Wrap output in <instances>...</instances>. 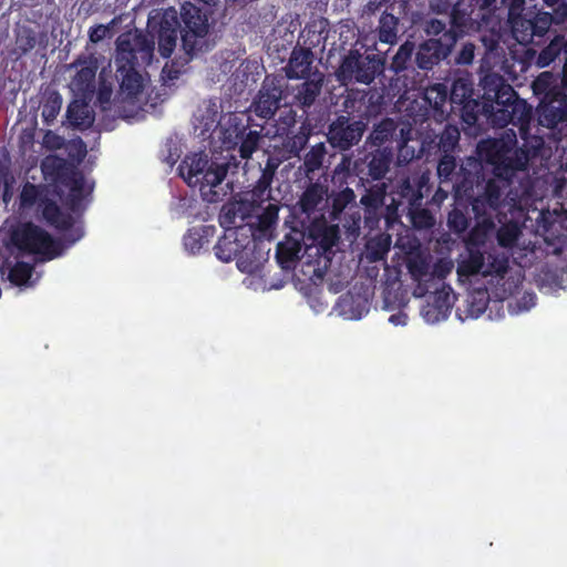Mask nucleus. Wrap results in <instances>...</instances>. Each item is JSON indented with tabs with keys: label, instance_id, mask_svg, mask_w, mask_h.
Masks as SVG:
<instances>
[{
	"label": "nucleus",
	"instance_id": "50",
	"mask_svg": "<svg viewBox=\"0 0 567 567\" xmlns=\"http://www.w3.org/2000/svg\"><path fill=\"white\" fill-rule=\"evenodd\" d=\"M33 270L34 268L31 264L18 261L9 269L8 279L18 287L30 286Z\"/></svg>",
	"mask_w": 567,
	"mask_h": 567
},
{
	"label": "nucleus",
	"instance_id": "1",
	"mask_svg": "<svg viewBox=\"0 0 567 567\" xmlns=\"http://www.w3.org/2000/svg\"><path fill=\"white\" fill-rule=\"evenodd\" d=\"M481 161L492 166L493 177L485 179L480 161H471L456 184V200L465 199L474 217L496 216L502 213L509 197L513 178L525 171L529 151L517 147V134L513 128L504 131L498 138H485L477 143Z\"/></svg>",
	"mask_w": 567,
	"mask_h": 567
},
{
	"label": "nucleus",
	"instance_id": "44",
	"mask_svg": "<svg viewBox=\"0 0 567 567\" xmlns=\"http://www.w3.org/2000/svg\"><path fill=\"white\" fill-rule=\"evenodd\" d=\"M558 216L556 212L542 210L537 218V228L548 241L559 239L560 237L559 230L563 228V225L557 220Z\"/></svg>",
	"mask_w": 567,
	"mask_h": 567
},
{
	"label": "nucleus",
	"instance_id": "15",
	"mask_svg": "<svg viewBox=\"0 0 567 567\" xmlns=\"http://www.w3.org/2000/svg\"><path fill=\"white\" fill-rule=\"evenodd\" d=\"M430 190V177L426 173L413 174L402 178L398 186V198L391 197L389 204H394L398 207V215L400 208L404 213L409 207L422 205L424 195Z\"/></svg>",
	"mask_w": 567,
	"mask_h": 567
},
{
	"label": "nucleus",
	"instance_id": "59",
	"mask_svg": "<svg viewBox=\"0 0 567 567\" xmlns=\"http://www.w3.org/2000/svg\"><path fill=\"white\" fill-rule=\"evenodd\" d=\"M451 264L447 262H437L434 265L431 270V275H433V281L430 282L431 289H436L441 287H447L444 282L446 275L451 271Z\"/></svg>",
	"mask_w": 567,
	"mask_h": 567
},
{
	"label": "nucleus",
	"instance_id": "48",
	"mask_svg": "<svg viewBox=\"0 0 567 567\" xmlns=\"http://www.w3.org/2000/svg\"><path fill=\"white\" fill-rule=\"evenodd\" d=\"M62 186L70 189L68 205L72 212H76L83 199L84 176L75 171Z\"/></svg>",
	"mask_w": 567,
	"mask_h": 567
},
{
	"label": "nucleus",
	"instance_id": "35",
	"mask_svg": "<svg viewBox=\"0 0 567 567\" xmlns=\"http://www.w3.org/2000/svg\"><path fill=\"white\" fill-rule=\"evenodd\" d=\"M215 233L216 228L213 225L189 228L183 237V245L190 254L199 252L203 246L210 241Z\"/></svg>",
	"mask_w": 567,
	"mask_h": 567
},
{
	"label": "nucleus",
	"instance_id": "63",
	"mask_svg": "<svg viewBox=\"0 0 567 567\" xmlns=\"http://www.w3.org/2000/svg\"><path fill=\"white\" fill-rule=\"evenodd\" d=\"M462 0H430L431 9L436 13H447L451 9L461 6Z\"/></svg>",
	"mask_w": 567,
	"mask_h": 567
},
{
	"label": "nucleus",
	"instance_id": "28",
	"mask_svg": "<svg viewBox=\"0 0 567 567\" xmlns=\"http://www.w3.org/2000/svg\"><path fill=\"white\" fill-rule=\"evenodd\" d=\"M452 52L447 51L444 45H436V42L423 40L415 50L414 62L417 69L429 72L432 71L442 61L446 60Z\"/></svg>",
	"mask_w": 567,
	"mask_h": 567
},
{
	"label": "nucleus",
	"instance_id": "2",
	"mask_svg": "<svg viewBox=\"0 0 567 567\" xmlns=\"http://www.w3.org/2000/svg\"><path fill=\"white\" fill-rule=\"evenodd\" d=\"M393 157V148H374L355 158L343 154L332 171L333 185L342 187L348 184L350 177H355L357 187L364 188L360 205L364 227L369 230L379 229L382 220L385 229L399 220L398 207L394 204H386L389 185L384 182Z\"/></svg>",
	"mask_w": 567,
	"mask_h": 567
},
{
	"label": "nucleus",
	"instance_id": "49",
	"mask_svg": "<svg viewBox=\"0 0 567 567\" xmlns=\"http://www.w3.org/2000/svg\"><path fill=\"white\" fill-rule=\"evenodd\" d=\"M301 245L299 241L287 238L277 246L276 258L281 266H287L299 259Z\"/></svg>",
	"mask_w": 567,
	"mask_h": 567
},
{
	"label": "nucleus",
	"instance_id": "5",
	"mask_svg": "<svg viewBox=\"0 0 567 567\" xmlns=\"http://www.w3.org/2000/svg\"><path fill=\"white\" fill-rule=\"evenodd\" d=\"M154 35L141 31L123 33L116 40V72L121 78L120 89L127 97H136L143 90L138 68L148 65L154 54Z\"/></svg>",
	"mask_w": 567,
	"mask_h": 567
},
{
	"label": "nucleus",
	"instance_id": "54",
	"mask_svg": "<svg viewBox=\"0 0 567 567\" xmlns=\"http://www.w3.org/2000/svg\"><path fill=\"white\" fill-rule=\"evenodd\" d=\"M494 234L501 247L513 248L518 240L520 229L516 224L507 223L502 225Z\"/></svg>",
	"mask_w": 567,
	"mask_h": 567
},
{
	"label": "nucleus",
	"instance_id": "10",
	"mask_svg": "<svg viewBox=\"0 0 567 567\" xmlns=\"http://www.w3.org/2000/svg\"><path fill=\"white\" fill-rule=\"evenodd\" d=\"M12 244L23 252L42 255L45 260L59 256V244L40 226L27 221L11 233Z\"/></svg>",
	"mask_w": 567,
	"mask_h": 567
},
{
	"label": "nucleus",
	"instance_id": "51",
	"mask_svg": "<svg viewBox=\"0 0 567 567\" xmlns=\"http://www.w3.org/2000/svg\"><path fill=\"white\" fill-rule=\"evenodd\" d=\"M261 130H250L244 134L243 140L238 142V152L241 158L248 159L258 150L261 141Z\"/></svg>",
	"mask_w": 567,
	"mask_h": 567
},
{
	"label": "nucleus",
	"instance_id": "36",
	"mask_svg": "<svg viewBox=\"0 0 567 567\" xmlns=\"http://www.w3.org/2000/svg\"><path fill=\"white\" fill-rule=\"evenodd\" d=\"M398 130V124L393 118L385 117L374 125L372 132L368 137V142L375 148H393L386 145L392 143L393 136Z\"/></svg>",
	"mask_w": 567,
	"mask_h": 567
},
{
	"label": "nucleus",
	"instance_id": "9",
	"mask_svg": "<svg viewBox=\"0 0 567 567\" xmlns=\"http://www.w3.org/2000/svg\"><path fill=\"white\" fill-rule=\"evenodd\" d=\"M289 85L280 74H267L254 96L248 111L255 116L269 121L282 105H288Z\"/></svg>",
	"mask_w": 567,
	"mask_h": 567
},
{
	"label": "nucleus",
	"instance_id": "17",
	"mask_svg": "<svg viewBox=\"0 0 567 567\" xmlns=\"http://www.w3.org/2000/svg\"><path fill=\"white\" fill-rule=\"evenodd\" d=\"M302 82L289 86L288 105L297 106L306 111L311 107L319 97L324 75L319 70H315L311 78L301 79Z\"/></svg>",
	"mask_w": 567,
	"mask_h": 567
},
{
	"label": "nucleus",
	"instance_id": "64",
	"mask_svg": "<svg viewBox=\"0 0 567 567\" xmlns=\"http://www.w3.org/2000/svg\"><path fill=\"white\" fill-rule=\"evenodd\" d=\"M502 2L508 7V22L529 10L525 8V0H502Z\"/></svg>",
	"mask_w": 567,
	"mask_h": 567
},
{
	"label": "nucleus",
	"instance_id": "4",
	"mask_svg": "<svg viewBox=\"0 0 567 567\" xmlns=\"http://www.w3.org/2000/svg\"><path fill=\"white\" fill-rule=\"evenodd\" d=\"M475 225L464 238L466 256L457 264L460 278L476 275L503 278L509 269L508 256L496 249L492 237L496 230L494 216L475 217Z\"/></svg>",
	"mask_w": 567,
	"mask_h": 567
},
{
	"label": "nucleus",
	"instance_id": "14",
	"mask_svg": "<svg viewBox=\"0 0 567 567\" xmlns=\"http://www.w3.org/2000/svg\"><path fill=\"white\" fill-rule=\"evenodd\" d=\"M329 205V184L328 174L322 173L320 176L313 179H306V186L301 193L297 206L301 214H305L307 218H311L312 215L320 213L323 218L322 212Z\"/></svg>",
	"mask_w": 567,
	"mask_h": 567
},
{
	"label": "nucleus",
	"instance_id": "11",
	"mask_svg": "<svg viewBox=\"0 0 567 567\" xmlns=\"http://www.w3.org/2000/svg\"><path fill=\"white\" fill-rule=\"evenodd\" d=\"M554 17L549 12L529 9L509 22L513 37L523 44H540L550 32Z\"/></svg>",
	"mask_w": 567,
	"mask_h": 567
},
{
	"label": "nucleus",
	"instance_id": "26",
	"mask_svg": "<svg viewBox=\"0 0 567 567\" xmlns=\"http://www.w3.org/2000/svg\"><path fill=\"white\" fill-rule=\"evenodd\" d=\"M415 55V44L412 41L406 40L403 42L390 63L389 70L399 78H404L403 87L405 91L413 89L416 84L414 76L409 80V73L414 74L415 70L412 66V56Z\"/></svg>",
	"mask_w": 567,
	"mask_h": 567
},
{
	"label": "nucleus",
	"instance_id": "37",
	"mask_svg": "<svg viewBox=\"0 0 567 567\" xmlns=\"http://www.w3.org/2000/svg\"><path fill=\"white\" fill-rule=\"evenodd\" d=\"M286 136L282 141L284 148L290 156H299L300 152L307 146L311 135V126L307 122H302L297 131L284 133Z\"/></svg>",
	"mask_w": 567,
	"mask_h": 567
},
{
	"label": "nucleus",
	"instance_id": "19",
	"mask_svg": "<svg viewBox=\"0 0 567 567\" xmlns=\"http://www.w3.org/2000/svg\"><path fill=\"white\" fill-rule=\"evenodd\" d=\"M355 193L347 185L342 189L329 194L330 212L329 215L332 220H340L341 215L347 208L354 209L350 214V221L348 228L351 230H359L362 221V216L355 204Z\"/></svg>",
	"mask_w": 567,
	"mask_h": 567
},
{
	"label": "nucleus",
	"instance_id": "38",
	"mask_svg": "<svg viewBox=\"0 0 567 567\" xmlns=\"http://www.w3.org/2000/svg\"><path fill=\"white\" fill-rule=\"evenodd\" d=\"M326 155L327 148L324 143L312 145L305 154L299 171L303 173L306 179L316 178V173L322 167Z\"/></svg>",
	"mask_w": 567,
	"mask_h": 567
},
{
	"label": "nucleus",
	"instance_id": "27",
	"mask_svg": "<svg viewBox=\"0 0 567 567\" xmlns=\"http://www.w3.org/2000/svg\"><path fill=\"white\" fill-rule=\"evenodd\" d=\"M278 168V163L275 158L268 157L265 167L261 169V175L256 182L251 190L246 193V200L252 206H261L262 203L270 198L271 183L275 178Z\"/></svg>",
	"mask_w": 567,
	"mask_h": 567
},
{
	"label": "nucleus",
	"instance_id": "16",
	"mask_svg": "<svg viewBox=\"0 0 567 567\" xmlns=\"http://www.w3.org/2000/svg\"><path fill=\"white\" fill-rule=\"evenodd\" d=\"M214 250L216 257L224 262L237 259L238 268L241 271L252 272L258 268L257 264H254L251 260L246 258L248 255V247L244 246L238 240L236 231H226L225 235L218 239Z\"/></svg>",
	"mask_w": 567,
	"mask_h": 567
},
{
	"label": "nucleus",
	"instance_id": "31",
	"mask_svg": "<svg viewBox=\"0 0 567 567\" xmlns=\"http://www.w3.org/2000/svg\"><path fill=\"white\" fill-rule=\"evenodd\" d=\"M41 169L47 179L61 186L75 173L74 167L65 158L58 155L44 157Z\"/></svg>",
	"mask_w": 567,
	"mask_h": 567
},
{
	"label": "nucleus",
	"instance_id": "47",
	"mask_svg": "<svg viewBox=\"0 0 567 567\" xmlns=\"http://www.w3.org/2000/svg\"><path fill=\"white\" fill-rule=\"evenodd\" d=\"M458 202L456 200L455 206L447 215V227L456 235L465 233L471 223V218L467 215V205L461 207Z\"/></svg>",
	"mask_w": 567,
	"mask_h": 567
},
{
	"label": "nucleus",
	"instance_id": "24",
	"mask_svg": "<svg viewBox=\"0 0 567 567\" xmlns=\"http://www.w3.org/2000/svg\"><path fill=\"white\" fill-rule=\"evenodd\" d=\"M471 161H477L475 157H467L460 165L457 164L454 154H440L437 161L436 173L441 184L451 185L453 189L454 198L456 199V184L462 179L463 173H466L464 168H470L467 164ZM480 162H482L478 158Z\"/></svg>",
	"mask_w": 567,
	"mask_h": 567
},
{
	"label": "nucleus",
	"instance_id": "39",
	"mask_svg": "<svg viewBox=\"0 0 567 567\" xmlns=\"http://www.w3.org/2000/svg\"><path fill=\"white\" fill-rule=\"evenodd\" d=\"M424 102L434 112V115L443 116L445 114L444 105L450 102L447 86L443 83H435L427 86L423 93Z\"/></svg>",
	"mask_w": 567,
	"mask_h": 567
},
{
	"label": "nucleus",
	"instance_id": "6",
	"mask_svg": "<svg viewBox=\"0 0 567 567\" xmlns=\"http://www.w3.org/2000/svg\"><path fill=\"white\" fill-rule=\"evenodd\" d=\"M181 19L184 24L181 30L182 49L186 56L165 63L161 72V79L165 84L177 80L195 55L209 49L207 40L209 24L206 13H203L196 6L186 2L182 6Z\"/></svg>",
	"mask_w": 567,
	"mask_h": 567
},
{
	"label": "nucleus",
	"instance_id": "58",
	"mask_svg": "<svg viewBox=\"0 0 567 567\" xmlns=\"http://www.w3.org/2000/svg\"><path fill=\"white\" fill-rule=\"evenodd\" d=\"M488 293L487 291H477L472 295V301L468 306V313L472 317H480L487 308Z\"/></svg>",
	"mask_w": 567,
	"mask_h": 567
},
{
	"label": "nucleus",
	"instance_id": "18",
	"mask_svg": "<svg viewBox=\"0 0 567 567\" xmlns=\"http://www.w3.org/2000/svg\"><path fill=\"white\" fill-rule=\"evenodd\" d=\"M429 299L421 309V315L427 323L445 320L452 310L455 296L451 287L431 289Z\"/></svg>",
	"mask_w": 567,
	"mask_h": 567
},
{
	"label": "nucleus",
	"instance_id": "23",
	"mask_svg": "<svg viewBox=\"0 0 567 567\" xmlns=\"http://www.w3.org/2000/svg\"><path fill=\"white\" fill-rule=\"evenodd\" d=\"M179 29L177 11L173 8L165 10L157 29L158 52L163 58H169L173 53Z\"/></svg>",
	"mask_w": 567,
	"mask_h": 567
},
{
	"label": "nucleus",
	"instance_id": "29",
	"mask_svg": "<svg viewBox=\"0 0 567 567\" xmlns=\"http://www.w3.org/2000/svg\"><path fill=\"white\" fill-rule=\"evenodd\" d=\"M309 237L318 251L327 254L332 250L339 239L338 227L328 225L324 218L315 220L309 227Z\"/></svg>",
	"mask_w": 567,
	"mask_h": 567
},
{
	"label": "nucleus",
	"instance_id": "53",
	"mask_svg": "<svg viewBox=\"0 0 567 567\" xmlns=\"http://www.w3.org/2000/svg\"><path fill=\"white\" fill-rule=\"evenodd\" d=\"M565 47L564 37L556 35L547 47H545L537 56V65L540 68L548 66L560 54Z\"/></svg>",
	"mask_w": 567,
	"mask_h": 567
},
{
	"label": "nucleus",
	"instance_id": "8",
	"mask_svg": "<svg viewBox=\"0 0 567 567\" xmlns=\"http://www.w3.org/2000/svg\"><path fill=\"white\" fill-rule=\"evenodd\" d=\"M355 44L358 43L355 42ZM385 62L384 53L375 52V50L365 48L363 44L360 48L354 45L343 54L336 75L343 84L370 85L379 75L383 74Z\"/></svg>",
	"mask_w": 567,
	"mask_h": 567
},
{
	"label": "nucleus",
	"instance_id": "33",
	"mask_svg": "<svg viewBox=\"0 0 567 567\" xmlns=\"http://www.w3.org/2000/svg\"><path fill=\"white\" fill-rule=\"evenodd\" d=\"M330 32L327 20L313 21L307 24L300 33L301 47L309 48L310 51L317 48L324 51Z\"/></svg>",
	"mask_w": 567,
	"mask_h": 567
},
{
	"label": "nucleus",
	"instance_id": "57",
	"mask_svg": "<svg viewBox=\"0 0 567 567\" xmlns=\"http://www.w3.org/2000/svg\"><path fill=\"white\" fill-rule=\"evenodd\" d=\"M554 84V75L550 72H542L533 82V90L535 94H543V97L556 90Z\"/></svg>",
	"mask_w": 567,
	"mask_h": 567
},
{
	"label": "nucleus",
	"instance_id": "45",
	"mask_svg": "<svg viewBox=\"0 0 567 567\" xmlns=\"http://www.w3.org/2000/svg\"><path fill=\"white\" fill-rule=\"evenodd\" d=\"M244 203H227L221 207L218 220L219 225L225 228L226 231H235L234 228L237 226V218L243 223L246 218V213L243 210Z\"/></svg>",
	"mask_w": 567,
	"mask_h": 567
},
{
	"label": "nucleus",
	"instance_id": "46",
	"mask_svg": "<svg viewBox=\"0 0 567 567\" xmlns=\"http://www.w3.org/2000/svg\"><path fill=\"white\" fill-rule=\"evenodd\" d=\"M405 212L411 225L417 230H427L435 225L434 215L423 204L409 207Z\"/></svg>",
	"mask_w": 567,
	"mask_h": 567
},
{
	"label": "nucleus",
	"instance_id": "42",
	"mask_svg": "<svg viewBox=\"0 0 567 567\" xmlns=\"http://www.w3.org/2000/svg\"><path fill=\"white\" fill-rule=\"evenodd\" d=\"M400 18L392 12L384 11L379 20L377 28L380 42L385 44H394L399 39Z\"/></svg>",
	"mask_w": 567,
	"mask_h": 567
},
{
	"label": "nucleus",
	"instance_id": "43",
	"mask_svg": "<svg viewBox=\"0 0 567 567\" xmlns=\"http://www.w3.org/2000/svg\"><path fill=\"white\" fill-rule=\"evenodd\" d=\"M473 95L474 87L472 81L467 78H456L452 83L449 94L451 111L456 112V107L473 99Z\"/></svg>",
	"mask_w": 567,
	"mask_h": 567
},
{
	"label": "nucleus",
	"instance_id": "30",
	"mask_svg": "<svg viewBox=\"0 0 567 567\" xmlns=\"http://www.w3.org/2000/svg\"><path fill=\"white\" fill-rule=\"evenodd\" d=\"M250 117L245 118L241 115L231 113L220 124L221 127V141L226 148H236L238 142L243 140L244 134L250 127Z\"/></svg>",
	"mask_w": 567,
	"mask_h": 567
},
{
	"label": "nucleus",
	"instance_id": "62",
	"mask_svg": "<svg viewBox=\"0 0 567 567\" xmlns=\"http://www.w3.org/2000/svg\"><path fill=\"white\" fill-rule=\"evenodd\" d=\"M61 109V99L56 95L55 97H50L47 103L42 107V116L49 122L54 120L59 114Z\"/></svg>",
	"mask_w": 567,
	"mask_h": 567
},
{
	"label": "nucleus",
	"instance_id": "40",
	"mask_svg": "<svg viewBox=\"0 0 567 567\" xmlns=\"http://www.w3.org/2000/svg\"><path fill=\"white\" fill-rule=\"evenodd\" d=\"M47 197L48 188L45 185L25 182L19 195V207L21 209H31L35 205H41Z\"/></svg>",
	"mask_w": 567,
	"mask_h": 567
},
{
	"label": "nucleus",
	"instance_id": "13",
	"mask_svg": "<svg viewBox=\"0 0 567 567\" xmlns=\"http://www.w3.org/2000/svg\"><path fill=\"white\" fill-rule=\"evenodd\" d=\"M365 131L367 123L362 120H353L348 115H338L328 125L326 135L332 148L348 152L359 144Z\"/></svg>",
	"mask_w": 567,
	"mask_h": 567
},
{
	"label": "nucleus",
	"instance_id": "25",
	"mask_svg": "<svg viewBox=\"0 0 567 567\" xmlns=\"http://www.w3.org/2000/svg\"><path fill=\"white\" fill-rule=\"evenodd\" d=\"M420 30L429 41L436 42V45L441 43L450 52H453L460 40L458 34L450 29L446 22L436 18L423 19L420 23Z\"/></svg>",
	"mask_w": 567,
	"mask_h": 567
},
{
	"label": "nucleus",
	"instance_id": "7",
	"mask_svg": "<svg viewBox=\"0 0 567 567\" xmlns=\"http://www.w3.org/2000/svg\"><path fill=\"white\" fill-rule=\"evenodd\" d=\"M228 167V163L213 162L207 154L199 152L186 155L178 165V173L190 187H198L204 200L218 203L226 195L217 187L225 179Z\"/></svg>",
	"mask_w": 567,
	"mask_h": 567
},
{
	"label": "nucleus",
	"instance_id": "20",
	"mask_svg": "<svg viewBox=\"0 0 567 567\" xmlns=\"http://www.w3.org/2000/svg\"><path fill=\"white\" fill-rule=\"evenodd\" d=\"M70 68L78 69L71 81L72 90L83 97L92 95L95 92L96 59L92 55L82 54L70 64Z\"/></svg>",
	"mask_w": 567,
	"mask_h": 567
},
{
	"label": "nucleus",
	"instance_id": "55",
	"mask_svg": "<svg viewBox=\"0 0 567 567\" xmlns=\"http://www.w3.org/2000/svg\"><path fill=\"white\" fill-rule=\"evenodd\" d=\"M68 117L74 126H90L94 117L85 104L72 103L68 107Z\"/></svg>",
	"mask_w": 567,
	"mask_h": 567
},
{
	"label": "nucleus",
	"instance_id": "56",
	"mask_svg": "<svg viewBox=\"0 0 567 567\" xmlns=\"http://www.w3.org/2000/svg\"><path fill=\"white\" fill-rule=\"evenodd\" d=\"M471 20V16L465 10H462L461 6L450 10L449 27L458 34V39H462L466 33Z\"/></svg>",
	"mask_w": 567,
	"mask_h": 567
},
{
	"label": "nucleus",
	"instance_id": "41",
	"mask_svg": "<svg viewBox=\"0 0 567 567\" xmlns=\"http://www.w3.org/2000/svg\"><path fill=\"white\" fill-rule=\"evenodd\" d=\"M461 133L457 126L447 124L444 130L432 140L433 147L440 154H453L458 147Z\"/></svg>",
	"mask_w": 567,
	"mask_h": 567
},
{
	"label": "nucleus",
	"instance_id": "34",
	"mask_svg": "<svg viewBox=\"0 0 567 567\" xmlns=\"http://www.w3.org/2000/svg\"><path fill=\"white\" fill-rule=\"evenodd\" d=\"M48 38L44 32H37L28 25H22L16 32V49L20 55L31 52L38 44L47 43Z\"/></svg>",
	"mask_w": 567,
	"mask_h": 567
},
{
	"label": "nucleus",
	"instance_id": "3",
	"mask_svg": "<svg viewBox=\"0 0 567 567\" xmlns=\"http://www.w3.org/2000/svg\"><path fill=\"white\" fill-rule=\"evenodd\" d=\"M480 86L482 102L473 97L456 107L463 123L474 126L483 114L495 127L516 126L519 136L527 141L530 136L532 106L497 73H486Z\"/></svg>",
	"mask_w": 567,
	"mask_h": 567
},
{
	"label": "nucleus",
	"instance_id": "52",
	"mask_svg": "<svg viewBox=\"0 0 567 567\" xmlns=\"http://www.w3.org/2000/svg\"><path fill=\"white\" fill-rule=\"evenodd\" d=\"M391 238L389 236H379L367 244V257L370 261H380L385 259L390 251Z\"/></svg>",
	"mask_w": 567,
	"mask_h": 567
},
{
	"label": "nucleus",
	"instance_id": "21",
	"mask_svg": "<svg viewBox=\"0 0 567 567\" xmlns=\"http://www.w3.org/2000/svg\"><path fill=\"white\" fill-rule=\"evenodd\" d=\"M41 206L42 216L45 221L58 230L68 231L65 238L71 244H74L83 237L84 233L82 227L73 228L74 219L72 215L63 213L54 200L47 197Z\"/></svg>",
	"mask_w": 567,
	"mask_h": 567
},
{
	"label": "nucleus",
	"instance_id": "22",
	"mask_svg": "<svg viewBox=\"0 0 567 567\" xmlns=\"http://www.w3.org/2000/svg\"><path fill=\"white\" fill-rule=\"evenodd\" d=\"M315 53L309 48L301 47L300 42L292 49L287 64L284 66L285 79L298 80L311 78L315 70Z\"/></svg>",
	"mask_w": 567,
	"mask_h": 567
},
{
	"label": "nucleus",
	"instance_id": "61",
	"mask_svg": "<svg viewBox=\"0 0 567 567\" xmlns=\"http://www.w3.org/2000/svg\"><path fill=\"white\" fill-rule=\"evenodd\" d=\"M474 56L475 45L471 42H466L462 45L454 61L457 65H470L473 62Z\"/></svg>",
	"mask_w": 567,
	"mask_h": 567
},
{
	"label": "nucleus",
	"instance_id": "12",
	"mask_svg": "<svg viewBox=\"0 0 567 567\" xmlns=\"http://www.w3.org/2000/svg\"><path fill=\"white\" fill-rule=\"evenodd\" d=\"M538 123L553 131L557 141L567 137V95L553 91L537 106Z\"/></svg>",
	"mask_w": 567,
	"mask_h": 567
},
{
	"label": "nucleus",
	"instance_id": "60",
	"mask_svg": "<svg viewBox=\"0 0 567 567\" xmlns=\"http://www.w3.org/2000/svg\"><path fill=\"white\" fill-rule=\"evenodd\" d=\"M14 183L16 178L10 172H0L1 197L4 204L12 199Z\"/></svg>",
	"mask_w": 567,
	"mask_h": 567
},
{
	"label": "nucleus",
	"instance_id": "32",
	"mask_svg": "<svg viewBox=\"0 0 567 567\" xmlns=\"http://www.w3.org/2000/svg\"><path fill=\"white\" fill-rule=\"evenodd\" d=\"M408 270L416 282L413 290L415 297L422 298L431 292L430 282L433 281V275H431L430 264L424 258L410 259L408 262Z\"/></svg>",
	"mask_w": 567,
	"mask_h": 567
}]
</instances>
